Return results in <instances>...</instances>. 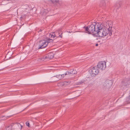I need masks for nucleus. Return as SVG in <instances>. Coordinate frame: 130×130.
<instances>
[{
  "label": "nucleus",
  "instance_id": "23",
  "mask_svg": "<svg viewBox=\"0 0 130 130\" xmlns=\"http://www.w3.org/2000/svg\"><path fill=\"white\" fill-rule=\"evenodd\" d=\"M110 30H109V35L110 36H111V35L112 34V33L111 32H110Z\"/></svg>",
  "mask_w": 130,
  "mask_h": 130
},
{
  "label": "nucleus",
  "instance_id": "9",
  "mask_svg": "<svg viewBox=\"0 0 130 130\" xmlns=\"http://www.w3.org/2000/svg\"><path fill=\"white\" fill-rule=\"evenodd\" d=\"M55 33L56 34H58L59 35L58 37H57V38L58 37H62V32L61 31V29H59L58 30L56 31H55Z\"/></svg>",
  "mask_w": 130,
  "mask_h": 130
},
{
  "label": "nucleus",
  "instance_id": "17",
  "mask_svg": "<svg viewBox=\"0 0 130 130\" xmlns=\"http://www.w3.org/2000/svg\"><path fill=\"white\" fill-rule=\"evenodd\" d=\"M102 25H103V28H104V29L105 30V29L106 28H106L107 27V26H109V24L108 25H106V24H104V25L102 24Z\"/></svg>",
  "mask_w": 130,
  "mask_h": 130
},
{
  "label": "nucleus",
  "instance_id": "5",
  "mask_svg": "<svg viewBox=\"0 0 130 130\" xmlns=\"http://www.w3.org/2000/svg\"><path fill=\"white\" fill-rule=\"evenodd\" d=\"M54 57V54L53 53L51 52L48 53L45 56H44L42 57L41 59L42 60H45L52 59Z\"/></svg>",
  "mask_w": 130,
  "mask_h": 130
},
{
  "label": "nucleus",
  "instance_id": "27",
  "mask_svg": "<svg viewBox=\"0 0 130 130\" xmlns=\"http://www.w3.org/2000/svg\"><path fill=\"white\" fill-rule=\"evenodd\" d=\"M65 83H67V82H65Z\"/></svg>",
  "mask_w": 130,
  "mask_h": 130
},
{
  "label": "nucleus",
  "instance_id": "13",
  "mask_svg": "<svg viewBox=\"0 0 130 130\" xmlns=\"http://www.w3.org/2000/svg\"><path fill=\"white\" fill-rule=\"evenodd\" d=\"M70 73L71 74H75L77 73V72L74 69H71L70 71Z\"/></svg>",
  "mask_w": 130,
  "mask_h": 130
},
{
  "label": "nucleus",
  "instance_id": "20",
  "mask_svg": "<svg viewBox=\"0 0 130 130\" xmlns=\"http://www.w3.org/2000/svg\"><path fill=\"white\" fill-rule=\"evenodd\" d=\"M127 100L130 103V95L127 98Z\"/></svg>",
  "mask_w": 130,
  "mask_h": 130
},
{
  "label": "nucleus",
  "instance_id": "16",
  "mask_svg": "<svg viewBox=\"0 0 130 130\" xmlns=\"http://www.w3.org/2000/svg\"><path fill=\"white\" fill-rule=\"evenodd\" d=\"M85 82L84 81H83L80 82H78L76 83H75V85H79L82 84L83 83H84Z\"/></svg>",
  "mask_w": 130,
  "mask_h": 130
},
{
  "label": "nucleus",
  "instance_id": "2",
  "mask_svg": "<svg viewBox=\"0 0 130 130\" xmlns=\"http://www.w3.org/2000/svg\"><path fill=\"white\" fill-rule=\"evenodd\" d=\"M56 42L55 40L49 39L47 41L44 40H42L40 41L39 46L38 49L43 48L45 47L48 44V43L50 42Z\"/></svg>",
  "mask_w": 130,
  "mask_h": 130
},
{
  "label": "nucleus",
  "instance_id": "25",
  "mask_svg": "<svg viewBox=\"0 0 130 130\" xmlns=\"http://www.w3.org/2000/svg\"><path fill=\"white\" fill-rule=\"evenodd\" d=\"M98 43H97V44H96V45H95V46H98Z\"/></svg>",
  "mask_w": 130,
  "mask_h": 130
},
{
  "label": "nucleus",
  "instance_id": "18",
  "mask_svg": "<svg viewBox=\"0 0 130 130\" xmlns=\"http://www.w3.org/2000/svg\"><path fill=\"white\" fill-rule=\"evenodd\" d=\"M12 129V128H11V127L10 126H9L7 127L6 128V130H11Z\"/></svg>",
  "mask_w": 130,
  "mask_h": 130
},
{
  "label": "nucleus",
  "instance_id": "22",
  "mask_svg": "<svg viewBox=\"0 0 130 130\" xmlns=\"http://www.w3.org/2000/svg\"><path fill=\"white\" fill-rule=\"evenodd\" d=\"M26 124L27 126H29V122H26Z\"/></svg>",
  "mask_w": 130,
  "mask_h": 130
},
{
  "label": "nucleus",
  "instance_id": "14",
  "mask_svg": "<svg viewBox=\"0 0 130 130\" xmlns=\"http://www.w3.org/2000/svg\"><path fill=\"white\" fill-rule=\"evenodd\" d=\"M54 77L57 78L58 79V80H59L62 79V76L61 75V74H59V75H56L54 76Z\"/></svg>",
  "mask_w": 130,
  "mask_h": 130
},
{
  "label": "nucleus",
  "instance_id": "19",
  "mask_svg": "<svg viewBox=\"0 0 130 130\" xmlns=\"http://www.w3.org/2000/svg\"><path fill=\"white\" fill-rule=\"evenodd\" d=\"M70 74V71L69 72H66V73H65V75H69V74Z\"/></svg>",
  "mask_w": 130,
  "mask_h": 130
},
{
  "label": "nucleus",
  "instance_id": "11",
  "mask_svg": "<svg viewBox=\"0 0 130 130\" xmlns=\"http://www.w3.org/2000/svg\"><path fill=\"white\" fill-rule=\"evenodd\" d=\"M56 35H57V34H56L55 32H53L50 34V37H53V38L55 37H56Z\"/></svg>",
  "mask_w": 130,
  "mask_h": 130
},
{
  "label": "nucleus",
  "instance_id": "28",
  "mask_svg": "<svg viewBox=\"0 0 130 130\" xmlns=\"http://www.w3.org/2000/svg\"><path fill=\"white\" fill-rule=\"evenodd\" d=\"M69 33H70L71 32H70V31H69Z\"/></svg>",
  "mask_w": 130,
  "mask_h": 130
},
{
  "label": "nucleus",
  "instance_id": "21",
  "mask_svg": "<svg viewBox=\"0 0 130 130\" xmlns=\"http://www.w3.org/2000/svg\"><path fill=\"white\" fill-rule=\"evenodd\" d=\"M61 75L62 76V79L64 77V76L65 75V74H61Z\"/></svg>",
  "mask_w": 130,
  "mask_h": 130
},
{
  "label": "nucleus",
  "instance_id": "6",
  "mask_svg": "<svg viewBox=\"0 0 130 130\" xmlns=\"http://www.w3.org/2000/svg\"><path fill=\"white\" fill-rule=\"evenodd\" d=\"M97 66L98 68L102 70H104L106 67V62L104 61L99 62Z\"/></svg>",
  "mask_w": 130,
  "mask_h": 130
},
{
  "label": "nucleus",
  "instance_id": "4",
  "mask_svg": "<svg viewBox=\"0 0 130 130\" xmlns=\"http://www.w3.org/2000/svg\"><path fill=\"white\" fill-rule=\"evenodd\" d=\"M90 72L91 75L92 76H94L98 74L99 71L96 67H94L91 68Z\"/></svg>",
  "mask_w": 130,
  "mask_h": 130
},
{
  "label": "nucleus",
  "instance_id": "7",
  "mask_svg": "<svg viewBox=\"0 0 130 130\" xmlns=\"http://www.w3.org/2000/svg\"><path fill=\"white\" fill-rule=\"evenodd\" d=\"M107 26V27H106V28L105 29V30L103 29V32L102 33V37L104 36H106L109 32V30H110L111 29V27L110 26Z\"/></svg>",
  "mask_w": 130,
  "mask_h": 130
},
{
  "label": "nucleus",
  "instance_id": "8",
  "mask_svg": "<svg viewBox=\"0 0 130 130\" xmlns=\"http://www.w3.org/2000/svg\"><path fill=\"white\" fill-rule=\"evenodd\" d=\"M130 83V79L129 78L125 79L123 81L122 84L125 86H127Z\"/></svg>",
  "mask_w": 130,
  "mask_h": 130
},
{
  "label": "nucleus",
  "instance_id": "3",
  "mask_svg": "<svg viewBox=\"0 0 130 130\" xmlns=\"http://www.w3.org/2000/svg\"><path fill=\"white\" fill-rule=\"evenodd\" d=\"M103 25L102 26L101 24L98 23L96 26V30L95 34H97L100 37H102L103 28Z\"/></svg>",
  "mask_w": 130,
  "mask_h": 130
},
{
  "label": "nucleus",
  "instance_id": "1",
  "mask_svg": "<svg viewBox=\"0 0 130 130\" xmlns=\"http://www.w3.org/2000/svg\"><path fill=\"white\" fill-rule=\"evenodd\" d=\"M97 23L94 22L89 27H84L85 28V30L87 33L89 34H95V31L96 30V26Z\"/></svg>",
  "mask_w": 130,
  "mask_h": 130
},
{
  "label": "nucleus",
  "instance_id": "10",
  "mask_svg": "<svg viewBox=\"0 0 130 130\" xmlns=\"http://www.w3.org/2000/svg\"><path fill=\"white\" fill-rule=\"evenodd\" d=\"M14 125L15 126H18L19 127H21V129L22 128V126L21 124H20V123H12L9 126H10L11 127V128H12V127Z\"/></svg>",
  "mask_w": 130,
  "mask_h": 130
},
{
  "label": "nucleus",
  "instance_id": "26",
  "mask_svg": "<svg viewBox=\"0 0 130 130\" xmlns=\"http://www.w3.org/2000/svg\"><path fill=\"white\" fill-rule=\"evenodd\" d=\"M23 17L22 16H21V18H22Z\"/></svg>",
  "mask_w": 130,
  "mask_h": 130
},
{
  "label": "nucleus",
  "instance_id": "24",
  "mask_svg": "<svg viewBox=\"0 0 130 130\" xmlns=\"http://www.w3.org/2000/svg\"><path fill=\"white\" fill-rule=\"evenodd\" d=\"M41 31H42V30H41V29H40V30H39V31H38V32H39L40 31L41 32Z\"/></svg>",
  "mask_w": 130,
  "mask_h": 130
},
{
  "label": "nucleus",
  "instance_id": "15",
  "mask_svg": "<svg viewBox=\"0 0 130 130\" xmlns=\"http://www.w3.org/2000/svg\"><path fill=\"white\" fill-rule=\"evenodd\" d=\"M51 2L53 4H57L59 3V1L57 0H50Z\"/></svg>",
  "mask_w": 130,
  "mask_h": 130
},
{
  "label": "nucleus",
  "instance_id": "12",
  "mask_svg": "<svg viewBox=\"0 0 130 130\" xmlns=\"http://www.w3.org/2000/svg\"><path fill=\"white\" fill-rule=\"evenodd\" d=\"M106 5L105 2L104 1H102L100 3V6H105Z\"/></svg>",
  "mask_w": 130,
  "mask_h": 130
}]
</instances>
